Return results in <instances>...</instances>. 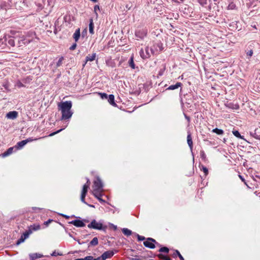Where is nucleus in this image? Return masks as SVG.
<instances>
[{"label":"nucleus","mask_w":260,"mask_h":260,"mask_svg":"<svg viewBox=\"0 0 260 260\" xmlns=\"http://www.w3.org/2000/svg\"><path fill=\"white\" fill-rule=\"evenodd\" d=\"M58 107L61 112V119H69L72 116L73 113L71 111L72 107V102L70 101H66L59 104Z\"/></svg>","instance_id":"1"},{"label":"nucleus","mask_w":260,"mask_h":260,"mask_svg":"<svg viewBox=\"0 0 260 260\" xmlns=\"http://www.w3.org/2000/svg\"><path fill=\"white\" fill-rule=\"evenodd\" d=\"M103 184L99 177H97L93 182V193H100L103 190Z\"/></svg>","instance_id":"2"},{"label":"nucleus","mask_w":260,"mask_h":260,"mask_svg":"<svg viewBox=\"0 0 260 260\" xmlns=\"http://www.w3.org/2000/svg\"><path fill=\"white\" fill-rule=\"evenodd\" d=\"M87 227L89 229L103 231H105L107 229L106 226H103L102 223L98 222L95 219L92 220L91 222L87 225Z\"/></svg>","instance_id":"3"},{"label":"nucleus","mask_w":260,"mask_h":260,"mask_svg":"<svg viewBox=\"0 0 260 260\" xmlns=\"http://www.w3.org/2000/svg\"><path fill=\"white\" fill-rule=\"evenodd\" d=\"M153 242H156V241L151 238H148L146 241L144 242L143 244L146 247L153 249L155 248V245Z\"/></svg>","instance_id":"4"},{"label":"nucleus","mask_w":260,"mask_h":260,"mask_svg":"<svg viewBox=\"0 0 260 260\" xmlns=\"http://www.w3.org/2000/svg\"><path fill=\"white\" fill-rule=\"evenodd\" d=\"M147 34V30L145 28H142L136 31L135 35L137 38L143 39Z\"/></svg>","instance_id":"5"},{"label":"nucleus","mask_w":260,"mask_h":260,"mask_svg":"<svg viewBox=\"0 0 260 260\" xmlns=\"http://www.w3.org/2000/svg\"><path fill=\"white\" fill-rule=\"evenodd\" d=\"M88 185L84 184L83 186L81 194V201L82 203L84 204H86V202L85 201V198L86 197V193L88 189Z\"/></svg>","instance_id":"6"},{"label":"nucleus","mask_w":260,"mask_h":260,"mask_svg":"<svg viewBox=\"0 0 260 260\" xmlns=\"http://www.w3.org/2000/svg\"><path fill=\"white\" fill-rule=\"evenodd\" d=\"M140 55L143 59L148 58L150 57V53L149 51V48L147 47L145 48V52L143 49H141L140 51Z\"/></svg>","instance_id":"7"},{"label":"nucleus","mask_w":260,"mask_h":260,"mask_svg":"<svg viewBox=\"0 0 260 260\" xmlns=\"http://www.w3.org/2000/svg\"><path fill=\"white\" fill-rule=\"evenodd\" d=\"M69 223L73 224L76 227L80 228L84 227L85 225V223L82 220L77 219L70 221Z\"/></svg>","instance_id":"8"},{"label":"nucleus","mask_w":260,"mask_h":260,"mask_svg":"<svg viewBox=\"0 0 260 260\" xmlns=\"http://www.w3.org/2000/svg\"><path fill=\"white\" fill-rule=\"evenodd\" d=\"M114 254V253L113 251H107L102 254L101 258L102 260H106L107 258L111 257Z\"/></svg>","instance_id":"9"},{"label":"nucleus","mask_w":260,"mask_h":260,"mask_svg":"<svg viewBox=\"0 0 260 260\" xmlns=\"http://www.w3.org/2000/svg\"><path fill=\"white\" fill-rule=\"evenodd\" d=\"M18 113L17 111H13L8 112L6 115V117L10 119H15L18 116Z\"/></svg>","instance_id":"10"},{"label":"nucleus","mask_w":260,"mask_h":260,"mask_svg":"<svg viewBox=\"0 0 260 260\" xmlns=\"http://www.w3.org/2000/svg\"><path fill=\"white\" fill-rule=\"evenodd\" d=\"M40 229H41V226L39 224H34L33 225H30L28 227V230H30L31 232V233H32L34 231H36L39 230Z\"/></svg>","instance_id":"11"},{"label":"nucleus","mask_w":260,"mask_h":260,"mask_svg":"<svg viewBox=\"0 0 260 260\" xmlns=\"http://www.w3.org/2000/svg\"><path fill=\"white\" fill-rule=\"evenodd\" d=\"M73 37L75 42H77L79 40V38L80 37V28H78L75 30V32H74Z\"/></svg>","instance_id":"12"},{"label":"nucleus","mask_w":260,"mask_h":260,"mask_svg":"<svg viewBox=\"0 0 260 260\" xmlns=\"http://www.w3.org/2000/svg\"><path fill=\"white\" fill-rule=\"evenodd\" d=\"M108 101L109 103L111 105H112L113 106H115V107L117 106V105L115 103V101H114V95H113V94L109 95L108 98Z\"/></svg>","instance_id":"13"},{"label":"nucleus","mask_w":260,"mask_h":260,"mask_svg":"<svg viewBox=\"0 0 260 260\" xmlns=\"http://www.w3.org/2000/svg\"><path fill=\"white\" fill-rule=\"evenodd\" d=\"M95 57H96V53H93L91 55H87V56L86 57V62H85V63L83 64V66H85V63H86L88 61H93L94 60H95Z\"/></svg>","instance_id":"14"},{"label":"nucleus","mask_w":260,"mask_h":260,"mask_svg":"<svg viewBox=\"0 0 260 260\" xmlns=\"http://www.w3.org/2000/svg\"><path fill=\"white\" fill-rule=\"evenodd\" d=\"M187 142L189 148L191 150L193 147V143L191 137V134L190 133H188L187 137Z\"/></svg>","instance_id":"15"},{"label":"nucleus","mask_w":260,"mask_h":260,"mask_svg":"<svg viewBox=\"0 0 260 260\" xmlns=\"http://www.w3.org/2000/svg\"><path fill=\"white\" fill-rule=\"evenodd\" d=\"M6 40H7V45L12 47L15 46V41L13 37H9L8 39H6Z\"/></svg>","instance_id":"16"},{"label":"nucleus","mask_w":260,"mask_h":260,"mask_svg":"<svg viewBox=\"0 0 260 260\" xmlns=\"http://www.w3.org/2000/svg\"><path fill=\"white\" fill-rule=\"evenodd\" d=\"M14 148L10 147L8 148L7 151H6L4 153H3L2 155L3 157L8 156L11 154L13 153Z\"/></svg>","instance_id":"17"},{"label":"nucleus","mask_w":260,"mask_h":260,"mask_svg":"<svg viewBox=\"0 0 260 260\" xmlns=\"http://www.w3.org/2000/svg\"><path fill=\"white\" fill-rule=\"evenodd\" d=\"M182 85V83L180 82H177L175 85H170L167 88V90H174L176 89Z\"/></svg>","instance_id":"18"},{"label":"nucleus","mask_w":260,"mask_h":260,"mask_svg":"<svg viewBox=\"0 0 260 260\" xmlns=\"http://www.w3.org/2000/svg\"><path fill=\"white\" fill-rule=\"evenodd\" d=\"M31 42V40L29 39L24 38L23 39H21L20 40L18 41V43L19 44V46H21L22 44H27Z\"/></svg>","instance_id":"19"},{"label":"nucleus","mask_w":260,"mask_h":260,"mask_svg":"<svg viewBox=\"0 0 260 260\" xmlns=\"http://www.w3.org/2000/svg\"><path fill=\"white\" fill-rule=\"evenodd\" d=\"M94 24L93 22V20L92 19H90V22L89 24V31L91 34H94Z\"/></svg>","instance_id":"20"},{"label":"nucleus","mask_w":260,"mask_h":260,"mask_svg":"<svg viewBox=\"0 0 260 260\" xmlns=\"http://www.w3.org/2000/svg\"><path fill=\"white\" fill-rule=\"evenodd\" d=\"M26 144V142L25 140H22L17 143L16 147L17 149H21L24 145Z\"/></svg>","instance_id":"21"},{"label":"nucleus","mask_w":260,"mask_h":260,"mask_svg":"<svg viewBox=\"0 0 260 260\" xmlns=\"http://www.w3.org/2000/svg\"><path fill=\"white\" fill-rule=\"evenodd\" d=\"M29 256H30V258L32 259L38 258H41L43 256V255L42 254H40V253H32V254H30Z\"/></svg>","instance_id":"22"},{"label":"nucleus","mask_w":260,"mask_h":260,"mask_svg":"<svg viewBox=\"0 0 260 260\" xmlns=\"http://www.w3.org/2000/svg\"><path fill=\"white\" fill-rule=\"evenodd\" d=\"M122 232L124 235H125V236H129L131 235V234L132 233V231L127 228H123L122 230Z\"/></svg>","instance_id":"23"},{"label":"nucleus","mask_w":260,"mask_h":260,"mask_svg":"<svg viewBox=\"0 0 260 260\" xmlns=\"http://www.w3.org/2000/svg\"><path fill=\"white\" fill-rule=\"evenodd\" d=\"M31 234V232L30 230H27L24 233H23V234L21 237H23V239L25 240L29 237V235H30Z\"/></svg>","instance_id":"24"},{"label":"nucleus","mask_w":260,"mask_h":260,"mask_svg":"<svg viewBox=\"0 0 260 260\" xmlns=\"http://www.w3.org/2000/svg\"><path fill=\"white\" fill-rule=\"evenodd\" d=\"M212 132L213 133H216V134L219 135H221L223 134V130H222L221 129L217 128H215L213 129Z\"/></svg>","instance_id":"25"},{"label":"nucleus","mask_w":260,"mask_h":260,"mask_svg":"<svg viewBox=\"0 0 260 260\" xmlns=\"http://www.w3.org/2000/svg\"><path fill=\"white\" fill-rule=\"evenodd\" d=\"M90 244L91 246H96L98 244V239L97 237H94L90 241Z\"/></svg>","instance_id":"26"},{"label":"nucleus","mask_w":260,"mask_h":260,"mask_svg":"<svg viewBox=\"0 0 260 260\" xmlns=\"http://www.w3.org/2000/svg\"><path fill=\"white\" fill-rule=\"evenodd\" d=\"M129 66L133 69H134L135 68V64L134 61L133 57H131L128 61Z\"/></svg>","instance_id":"27"},{"label":"nucleus","mask_w":260,"mask_h":260,"mask_svg":"<svg viewBox=\"0 0 260 260\" xmlns=\"http://www.w3.org/2000/svg\"><path fill=\"white\" fill-rule=\"evenodd\" d=\"M233 134L237 138L244 139L243 136H242L238 131H233Z\"/></svg>","instance_id":"28"},{"label":"nucleus","mask_w":260,"mask_h":260,"mask_svg":"<svg viewBox=\"0 0 260 260\" xmlns=\"http://www.w3.org/2000/svg\"><path fill=\"white\" fill-rule=\"evenodd\" d=\"M93 194L94 196V197L95 198H96L100 202H101L102 203H104L105 202L104 200H103L101 198V193H93Z\"/></svg>","instance_id":"29"},{"label":"nucleus","mask_w":260,"mask_h":260,"mask_svg":"<svg viewBox=\"0 0 260 260\" xmlns=\"http://www.w3.org/2000/svg\"><path fill=\"white\" fill-rule=\"evenodd\" d=\"M169 249L168 247H161L159 249V251L160 252H166V253H168L169 252Z\"/></svg>","instance_id":"30"},{"label":"nucleus","mask_w":260,"mask_h":260,"mask_svg":"<svg viewBox=\"0 0 260 260\" xmlns=\"http://www.w3.org/2000/svg\"><path fill=\"white\" fill-rule=\"evenodd\" d=\"M63 57H61L59 58V59H58V61L56 63V67H59L60 66H61L62 64V61L63 60Z\"/></svg>","instance_id":"31"},{"label":"nucleus","mask_w":260,"mask_h":260,"mask_svg":"<svg viewBox=\"0 0 260 260\" xmlns=\"http://www.w3.org/2000/svg\"><path fill=\"white\" fill-rule=\"evenodd\" d=\"M165 69H166L165 66H163L162 68L160 69V70L158 72V75L159 76H161L164 74Z\"/></svg>","instance_id":"32"},{"label":"nucleus","mask_w":260,"mask_h":260,"mask_svg":"<svg viewBox=\"0 0 260 260\" xmlns=\"http://www.w3.org/2000/svg\"><path fill=\"white\" fill-rule=\"evenodd\" d=\"M200 157L201 158L204 160H205L206 159V154L205 153V152L203 151V150H201L200 151Z\"/></svg>","instance_id":"33"},{"label":"nucleus","mask_w":260,"mask_h":260,"mask_svg":"<svg viewBox=\"0 0 260 260\" xmlns=\"http://www.w3.org/2000/svg\"><path fill=\"white\" fill-rule=\"evenodd\" d=\"M99 94L102 99H107L109 96L105 93H99Z\"/></svg>","instance_id":"34"},{"label":"nucleus","mask_w":260,"mask_h":260,"mask_svg":"<svg viewBox=\"0 0 260 260\" xmlns=\"http://www.w3.org/2000/svg\"><path fill=\"white\" fill-rule=\"evenodd\" d=\"M256 131H255L254 133H251V135L254 137V138L256 139H258V140H260V135H258L256 133Z\"/></svg>","instance_id":"35"},{"label":"nucleus","mask_w":260,"mask_h":260,"mask_svg":"<svg viewBox=\"0 0 260 260\" xmlns=\"http://www.w3.org/2000/svg\"><path fill=\"white\" fill-rule=\"evenodd\" d=\"M15 86L18 88L24 87V85L20 81H17L16 83Z\"/></svg>","instance_id":"36"},{"label":"nucleus","mask_w":260,"mask_h":260,"mask_svg":"<svg viewBox=\"0 0 260 260\" xmlns=\"http://www.w3.org/2000/svg\"><path fill=\"white\" fill-rule=\"evenodd\" d=\"M136 236L138 238V241H143L145 239V238L143 236H140L139 235V234H136Z\"/></svg>","instance_id":"37"},{"label":"nucleus","mask_w":260,"mask_h":260,"mask_svg":"<svg viewBox=\"0 0 260 260\" xmlns=\"http://www.w3.org/2000/svg\"><path fill=\"white\" fill-rule=\"evenodd\" d=\"M202 170L204 172V173H205V175L207 176L208 174V169L206 167L203 166H202Z\"/></svg>","instance_id":"38"},{"label":"nucleus","mask_w":260,"mask_h":260,"mask_svg":"<svg viewBox=\"0 0 260 260\" xmlns=\"http://www.w3.org/2000/svg\"><path fill=\"white\" fill-rule=\"evenodd\" d=\"M236 7V6L233 3H231L229 5L228 7V9H234Z\"/></svg>","instance_id":"39"},{"label":"nucleus","mask_w":260,"mask_h":260,"mask_svg":"<svg viewBox=\"0 0 260 260\" xmlns=\"http://www.w3.org/2000/svg\"><path fill=\"white\" fill-rule=\"evenodd\" d=\"M84 260H98L97 259L93 258L92 256H87L84 258Z\"/></svg>","instance_id":"40"},{"label":"nucleus","mask_w":260,"mask_h":260,"mask_svg":"<svg viewBox=\"0 0 260 260\" xmlns=\"http://www.w3.org/2000/svg\"><path fill=\"white\" fill-rule=\"evenodd\" d=\"M65 128H61L58 131H57L56 132H53L52 133H51V134H50L49 136H54L55 135V134H58L59 133V132H60L61 131H62L63 129H64Z\"/></svg>","instance_id":"41"},{"label":"nucleus","mask_w":260,"mask_h":260,"mask_svg":"<svg viewBox=\"0 0 260 260\" xmlns=\"http://www.w3.org/2000/svg\"><path fill=\"white\" fill-rule=\"evenodd\" d=\"M199 3L202 6H204L207 4V0H198Z\"/></svg>","instance_id":"42"},{"label":"nucleus","mask_w":260,"mask_h":260,"mask_svg":"<svg viewBox=\"0 0 260 260\" xmlns=\"http://www.w3.org/2000/svg\"><path fill=\"white\" fill-rule=\"evenodd\" d=\"M24 239H23V237H21L17 241L16 244L19 245L20 243L23 242L24 241Z\"/></svg>","instance_id":"43"},{"label":"nucleus","mask_w":260,"mask_h":260,"mask_svg":"<svg viewBox=\"0 0 260 260\" xmlns=\"http://www.w3.org/2000/svg\"><path fill=\"white\" fill-rule=\"evenodd\" d=\"M176 252L177 253L178 256L179 257L180 260H184V258L181 255V254H180V253L179 252V251L178 250H176Z\"/></svg>","instance_id":"44"},{"label":"nucleus","mask_w":260,"mask_h":260,"mask_svg":"<svg viewBox=\"0 0 260 260\" xmlns=\"http://www.w3.org/2000/svg\"><path fill=\"white\" fill-rule=\"evenodd\" d=\"M62 254L61 253L56 252L55 251H53L52 253L51 254V256H56L57 255H62Z\"/></svg>","instance_id":"45"},{"label":"nucleus","mask_w":260,"mask_h":260,"mask_svg":"<svg viewBox=\"0 0 260 260\" xmlns=\"http://www.w3.org/2000/svg\"><path fill=\"white\" fill-rule=\"evenodd\" d=\"M37 140V139H33L32 138H29L27 139H25L24 140L25 142H26V144L28 142H31L32 141H33L34 140Z\"/></svg>","instance_id":"46"},{"label":"nucleus","mask_w":260,"mask_h":260,"mask_svg":"<svg viewBox=\"0 0 260 260\" xmlns=\"http://www.w3.org/2000/svg\"><path fill=\"white\" fill-rule=\"evenodd\" d=\"M77 47V44L76 43H74L70 47V49L71 50H74L75 49V48H76Z\"/></svg>","instance_id":"47"},{"label":"nucleus","mask_w":260,"mask_h":260,"mask_svg":"<svg viewBox=\"0 0 260 260\" xmlns=\"http://www.w3.org/2000/svg\"><path fill=\"white\" fill-rule=\"evenodd\" d=\"M94 12H95V13L96 15H98V14H97V13H96V11H97L98 10H100V7H99V6L98 5H96V6H94Z\"/></svg>","instance_id":"48"},{"label":"nucleus","mask_w":260,"mask_h":260,"mask_svg":"<svg viewBox=\"0 0 260 260\" xmlns=\"http://www.w3.org/2000/svg\"><path fill=\"white\" fill-rule=\"evenodd\" d=\"M253 54V51L250 50L247 52V55L249 57H251Z\"/></svg>","instance_id":"49"},{"label":"nucleus","mask_w":260,"mask_h":260,"mask_svg":"<svg viewBox=\"0 0 260 260\" xmlns=\"http://www.w3.org/2000/svg\"><path fill=\"white\" fill-rule=\"evenodd\" d=\"M60 216L64 217L66 219H69L70 218V216L69 215H66V214H62V213H60L59 214Z\"/></svg>","instance_id":"50"},{"label":"nucleus","mask_w":260,"mask_h":260,"mask_svg":"<svg viewBox=\"0 0 260 260\" xmlns=\"http://www.w3.org/2000/svg\"><path fill=\"white\" fill-rule=\"evenodd\" d=\"M166 256L162 254H159L158 255V257L159 258H161V259H165V257H166Z\"/></svg>","instance_id":"51"},{"label":"nucleus","mask_w":260,"mask_h":260,"mask_svg":"<svg viewBox=\"0 0 260 260\" xmlns=\"http://www.w3.org/2000/svg\"><path fill=\"white\" fill-rule=\"evenodd\" d=\"M53 220L52 219H49L48 220H47V221H45L44 222V224L46 225H48L49 224V223H50L51 221H52Z\"/></svg>","instance_id":"52"},{"label":"nucleus","mask_w":260,"mask_h":260,"mask_svg":"<svg viewBox=\"0 0 260 260\" xmlns=\"http://www.w3.org/2000/svg\"><path fill=\"white\" fill-rule=\"evenodd\" d=\"M184 116L186 119L188 121V122H190V118L189 116H187L186 114H184Z\"/></svg>","instance_id":"53"},{"label":"nucleus","mask_w":260,"mask_h":260,"mask_svg":"<svg viewBox=\"0 0 260 260\" xmlns=\"http://www.w3.org/2000/svg\"><path fill=\"white\" fill-rule=\"evenodd\" d=\"M86 180H87V182H86V183L85 184H88V187H89V185H90V180L88 178H86Z\"/></svg>","instance_id":"54"},{"label":"nucleus","mask_w":260,"mask_h":260,"mask_svg":"<svg viewBox=\"0 0 260 260\" xmlns=\"http://www.w3.org/2000/svg\"><path fill=\"white\" fill-rule=\"evenodd\" d=\"M239 108V106L237 105H235L233 107H232L233 109H238Z\"/></svg>","instance_id":"55"},{"label":"nucleus","mask_w":260,"mask_h":260,"mask_svg":"<svg viewBox=\"0 0 260 260\" xmlns=\"http://www.w3.org/2000/svg\"><path fill=\"white\" fill-rule=\"evenodd\" d=\"M173 257H176L178 256L177 253L176 252V250L175 251V252L172 255Z\"/></svg>","instance_id":"56"},{"label":"nucleus","mask_w":260,"mask_h":260,"mask_svg":"<svg viewBox=\"0 0 260 260\" xmlns=\"http://www.w3.org/2000/svg\"><path fill=\"white\" fill-rule=\"evenodd\" d=\"M150 51H151V54H154L155 52L154 50L152 48L150 49Z\"/></svg>","instance_id":"57"},{"label":"nucleus","mask_w":260,"mask_h":260,"mask_svg":"<svg viewBox=\"0 0 260 260\" xmlns=\"http://www.w3.org/2000/svg\"><path fill=\"white\" fill-rule=\"evenodd\" d=\"M165 260H172V259H171L170 257L168 256H166Z\"/></svg>","instance_id":"58"},{"label":"nucleus","mask_w":260,"mask_h":260,"mask_svg":"<svg viewBox=\"0 0 260 260\" xmlns=\"http://www.w3.org/2000/svg\"><path fill=\"white\" fill-rule=\"evenodd\" d=\"M239 177H240V179L242 180V181H244V178L242 177V176L239 175Z\"/></svg>","instance_id":"59"},{"label":"nucleus","mask_w":260,"mask_h":260,"mask_svg":"<svg viewBox=\"0 0 260 260\" xmlns=\"http://www.w3.org/2000/svg\"><path fill=\"white\" fill-rule=\"evenodd\" d=\"M86 204H87V205H88L89 207H94V206H93V205H89V204H88L87 203H86Z\"/></svg>","instance_id":"60"},{"label":"nucleus","mask_w":260,"mask_h":260,"mask_svg":"<svg viewBox=\"0 0 260 260\" xmlns=\"http://www.w3.org/2000/svg\"><path fill=\"white\" fill-rule=\"evenodd\" d=\"M90 1L93 2H97V0H90Z\"/></svg>","instance_id":"61"},{"label":"nucleus","mask_w":260,"mask_h":260,"mask_svg":"<svg viewBox=\"0 0 260 260\" xmlns=\"http://www.w3.org/2000/svg\"><path fill=\"white\" fill-rule=\"evenodd\" d=\"M114 228H115L116 229V226H114Z\"/></svg>","instance_id":"62"},{"label":"nucleus","mask_w":260,"mask_h":260,"mask_svg":"<svg viewBox=\"0 0 260 260\" xmlns=\"http://www.w3.org/2000/svg\"><path fill=\"white\" fill-rule=\"evenodd\" d=\"M78 243L81 244V243H80V241H78Z\"/></svg>","instance_id":"63"},{"label":"nucleus","mask_w":260,"mask_h":260,"mask_svg":"<svg viewBox=\"0 0 260 260\" xmlns=\"http://www.w3.org/2000/svg\"><path fill=\"white\" fill-rule=\"evenodd\" d=\"M213 1H214V2H216V1H217V0H213Z\"/></svg>","instance_id":"64"}]
</instances>
